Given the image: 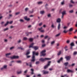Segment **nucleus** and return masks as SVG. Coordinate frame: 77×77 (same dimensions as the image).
Returning <instances> with one entry per match:
<instances>
[{
  "label": "nucleus",
  "instance_id": "79ce46f5",
  "mask_svg": "<svg viewBox=\"0 0 77 77\" xmlns=\"http://www.w3.org/2000/svg\"><path fill=\"white\" fill-rule=\"evenodd\" d=\"M73 38L74 39H77V36H74V37H73Z\"/></svg>",
  "mask_w": 77,
  "mask_h": 77
},
{
  "label": "nucleus",
  "instance_id": "58836bf2",
  "mask_svg": "<svg viewBox=\"0 0 77 77\" xmlns=\"http://www.w3.org/2000/svg\"><path fill=\"white\" fill-rule=\"evenodd\" d=\"M64 1H63V2H61V4L62 5H63L64 4Z\"/></svg>",
  "mask_w": 77,
  "mask_h": 77
},
{
  "label": "nucleus",
  "instance_id": "20e7f679",
  "mask_svg": "<svg viewBox=\"0 0 77 77\" xmlns=\"http://www.w3.org/2000/svg\"><path fill=\"white\" fill-rule=\"evenodd\" d=\"M51 63V61H49L48 62V64L46 66H45L44 67V69H47L48 67L50 65V63Z\"/></svg>",
  "mask_w": 77,
  "mask_h": 77
},
{
  "label": "nucleus",
  "instance_id": "5701e85b",
  "mask_svg": "<svg viewBox=\"0 0 77 77\" xmlns=\"http://www.w3.org/2000/svg\"><path fill=\"white\" fill-rule=\"evenodd\" d=\"M33 11H34V10L32 9V11H29V12L30 14H32V13H33Z\"/></svg>",
  "mask_w": 77,
  "mask_h": 77
},
{
  "label": "nucleus",
  "instance_id": "ea45409f",
  "mask_svg": "<svg viewBox=\"0 0 77 77\" xmlns=\"http://www.w3.org/2000/svg\"><path fill=\"white\" fill-rule=\"evenodd\" d=\"M18 14H20V12H17L15 14L16 15H18Z\"/></svg>",
  "mask_w": 77,
  "mask_h": 77
},
{
  "label": "nucleus",
  "instance_id": "603ef678",
  "mask_svg": "<svg viewBox=\"0 0 77 77\" xmlns=\"http://www.w3.org/2000/svg\"><path fill=\"white\" fill-rule=\"evenodd\" d=\"M13 48H14V47H11L10 48V50H12V49H13Z\"/></svg>",
  "mask_w": 77,
  "mask_h": 77
},
{
  "label": "nucleus",
  "instance_id": "4d7b16f0",
  "mask_svg": "<svg viewBox=\"0 0 77 77\" xmlns=\"http://www.w3.org/2000/svg\"><path fill=\"white\" fill-rule=\"evenodd\" d=\"M29 9L28 8H26L25 9V11H27Z\"/></svg>",
  "mask_w": 77,
  "mask_h": 77
},
{
  "label": "nucleus",
  "instance_id": "aec40b11",
  "mask_svg": "<svg viewBox=\"0 0 77 77\" xmlns=\"http://www.w3.org/2000/svg\"><path fill=\"white\" fill-rule=\"evenodd\" d=\"M32 32L26 33V35H27V36H29V34H32Z\"/></svg>",
  "mask_w": 77,
  "mask_h": 77
},
{
  "label": "nucleus",
  "instance_id": "de8ad7c7",
  "mask_svg": "<svg viewBox=\"0 0 77 77\" xmlns=\"http://www.w3.org/2000/svg\"><path fill=\"white\" fill-rule=\"evenodd\" d=\"M51 26L52 28H54V24H52L51 25Z\"/></svg>",
  "mask_w": 77,
  "mask_h": 77
},
{
  "label": "nucleus",
  "instance_id": "bb28decb",
  "mask_svg": "<svg viewBox=\"0 0 77 77\" xmlns=\"http://www.w3.org/2000/svg\"><path fill=\"white\" fill-rule=\"evenodd\" d=\"M60 54H61V51H59V52L57 53V55L60 56Z\"/></svg>",
  "mask_w": 77,
  "mask_h": 77
},
{
  "label": "nucleus",
  "instance_id": "13d9d810",
  "mask_svg": "<svg viewBox=\"0 0 77 77\" xmlns=\"http://www.w3.org/2000/svg\"><path fill=\"white\" fill-rule=\"evenodd\" d=\"M40 32H42V33H44V30H41V31H40Z\"/></svg>",
  "mask_w": 77,
  "mask_h": 77
},
{
  "label": "nucleus",
  "instance_id": "b1692460",
  "mask_svg": "<svg viewBox=\"0 0 77 77\" xmlns=\"http://www.w3.org/2000/svg\"><path fill=\"white\" fill-rule=\"evenodd\" d=\"M76 54H77V52L76 51H74L73 54V55L75 56V55H76Z\"/></svg>",
  "mask_w": 77,
  "mask_h": 77
},
{
  "label": "nucleus",
  "instance_id": "680f3d73",
  "mask_svg": "<svg viewBox=\"0 0 77 77\" xmlns=\"http://www.w3.org/2000/svg\"><path fill=\"white\" fill-rule=\"evenodd\" d=\"M17 62V63H21V61L20 60L18 61Z\"/></svg>",
  "mask_w": 77,
  "mask_h": 77
},
{
  "label": "nucleus",
  "instance_id": "1a4fd4ad",
  "mask_svg": "<svg viewBox=\"0 0 77 77\" xmlns=\"http://www.w3.org/2000/svg\"><path fill=\"white\" fill-rule=\"evenodd\" d=\"M61 21V20L60 19L58 18L57 19V22L60 23V22Z\"/></svg>",
  "mask_w": 77,
  "mask_h": 77
},
{
  "label": "nucleus",
  "instance_id": "864d4df0",
  "mask_svg": "<svg viewBox=\"0 0 77 77\" xmlns=\"http://www.w3.org/2000/svg\"><path fill=\"white\" fill-rule=\"evenodd\" d=\"M67 31H66V30H65L63 31V32H64V33H67Z\"/></svg>",
  "mask_w": 77,
  "mask_h": 77
},
{
  "label": "nucleus",
  "instance_id": "cd10ccee",
  "mask_svg": "<svg viewBox=\"0 0 77 77\" xmlns=\"http://www.w3.org/2000/svg\"><path fill=\"white\" fill-rule=\"evenodd\" d=\"M68 64V62L65 63L64 64V65H65L66 66H67Z\"/></svg>",
  "mask_w": 77,
  "mask_h": 77
},
{
  "label": "nucleus",
  "instance_id": "2f4dec72",
  "mask_svg": "<svg viewBox=\"0 0 77 77\" xmlns=\"http://www.w3.org/2000/svg\"><path fill=\"white\" fill-rule=\"evenodd\" d=\"M30 51L27 52L26 54V55H28L30 54Z\"/></svg>",
  "mask_w": 77,
  "mask_h": 77
},
{
  "label": "nucleus",
  "instance_id": "6e6552de",
  "mask_svg": "<svg viewBox=\"0 0 77 77\" xmlns=\"http://www.w3.org/2000/svg\"><path fill=\"white\" fill-rule=\"evenodd\" d=\"M18 56H13L12 57H11V59H18Z\"/></svg>",
  "mask_w": 77,
  "mask_h": 77
},
{
  "label": "nucleus",
  "instance_id": "2eb2a0df",
  "mask_svg": "<svg viewBox=\"0 0 77 77\" xmlns=\"http://www.w3.org/2000/svg\"><path fill=\"white\" fill-rule=\"evenodd\" d=\"M18 48L19 49H20L21 50H24V48H23V47H18Z\"/></svg>",
  "mask_w": 77,
  "mask_h": 77
},
{
  "label": "nucleus",
  "instance_id": "9b49d317",
  "mask_svg": "<svg viewBox=\"0 0 77 77\" xmlns=\"http://www.w3.org/2000/svg\"><path fill=\"white\" fill-rule=\"evenodd\" d=\"M43 74H48V72L47 71H43Z\"/></svg>",
  "mask_w": 77,
  "mask_h": 77
},
{
  "label": "nucleus",
  "instance_id": "7ed1b4c3",
  "mask_svg": "<svg viewBox=\"0 0 77 77\" xmlns=\"http://www.w3.org/2000/svg\"><path fill=\"white\" fill-rule=\"evenodd\" d=\"M45 52H46V50H44L42 51L41 53H40V55L41 56H45Z\"/></svg>",
  "mask_w": 77,
  "mask_h": 77
},
{
  "label": "nucleus",
  "instance_id": "774afa93",
  "mask_svg": "<svg viewBox=\"0 0 77 77\" xmlns=\"http://www.w3.org/2000/svg\"><path fill=\"white\" fill-rule=\"evenodd\" d=\"M76 32H77V29H76L75 31V32H74V33H75Z\"/></svg>",
  "mask_w": 77,
  "mask_h": 77
},
{
  "label": "nucleus",
  "instance_id": "f03ea898",
  "mask_svg": "<svg viewBox=\"0 0 77 77\" xmlns=\"http://www.w3.org/2000/svg\"><path fill=\"white\" fill-rule=\"evenodd\" d=\"M47 60H51V58H41L39 59L40 61H41V62H44V61H45Z\"/></svg>",
  "mask_w": 77,
  "mask_h": 77
},
{
  "label": "nucleus",
  "instance_id": "3c124183",
  "mask_svg": "<svg viewBox=\"0 0 77 77\" xmlns=\"http://www.w3.org/2000/svg\"><path fill=\"white\" fill-rule=\"evenodd\" d=\"M64 29H67L68 28V27L67 26H65L63 27Z\"/></svg>",
  "mask_w": 77,
  "mask_h": 77
},
{
  "label": "nucleus",
  "instance_id": "37998d69",
  "mask_svg": "<svg viewBox=\"0 0 77 77\" xmlns=\"http://www.w3.org/2000/svg\"><path fill=\"white\" fill-rule=\"evenodd\" d=\"M21 42V40L20 39H19V41H17L18 43H20Z\"/></svg>",
  "mask_w": 77,
  "mask_h": 77
},
{
  "label": "nucleus",
  "instance_id": "6ab92c4d",
  "mask_svg": "<svg viewBox=\"0 0 77 77\" xmlns=\"http://www.w3.org/2000/svg\"><path fill=\"white\" fill-rule=\"evenodd\" d=\"M60 34H61V33H60L58 34L57 35H55L56 37H59V36H60Z\"/></svg>",
  "mask_w": 77,
  "mask_h": 77
},
{
  "label": "nucleus",
  "instance_id": "473e14b6",
  "mask_svg": "<svg viewBox=\"0 0 77 77\" xmlns=\"http://www.w3.org/2000/svg\"><path fill=\"white\" fill-rule=\"evenodd\" d=\"M72 5L71 4H69V8H72Z\"/></svg>",
  "mask_w": 77,
  "mask_h": 77
},
{
  "label": "nucleus",
  "instance_id": "a878e982",
  "mask_svg": "<svg viewBox=\"0 0 77 77\" xmlns=\"http://www.w3.org/2000/svg\"><path fill=\"white\" fill-rule=\"evenodd\" d=\"M31 71H32V72L31 73V74H33V71H34V70L33 69H31Z\"/></svg>",
  "mask_w": 77,
  "mask_h": 77
},
{
  "label": "nucleus",
  "instance_id": "4be33fe9",
  "mask_svg": "<svg viewBox=\"0 0 77 77\" xmlns=\"http://www.w3.org/2000/svg\"><path fill=\"white\" fill-rule=\"evenodd\" d=\"M29 40L30 42H32L33 40V39L32 38H29Z\"/></svg>",
  "mask_w": 77,
  "mask_h": 77
},
{
  "label": "nucleus",
  "instance_id": "f257e3e1",
  "mask_svg": "<svg viewBox=\"0 0 77 77\" xmlns=\"http://www.w3.org/2000/svg\"><path fill=\"white\" fill-rule=\"evenodd\" d=\"M32 60H31L32 62H34L35 61V55L38 56V52L35 53V51H33L32 52Z\"/></svg>",
  "mask_w": 77,
  "mask_h": 77
},
{
  "label": "nucleus",
  "instance_id": "5fc2aeb1",
  "mask_svg": "<svg viewBox=\"0 0 77 77\" xmlns=\"http://www.w3.org/2000/svg\"><path fill=\"white\" fill-rule=\"evenodd\" d=\"M48 36L47 35L45 36V39H47V38H48Z\"/></svg>",
  "mask_w": 77,
  "mask_h": 77
},
{
  "label": "nucleus",
  "instance_id": "052dcab7",
  "mask_svg": "<svg viewBox=\"0 0 77 77\" xmlns=\"http://www.w3.org/2000/svg\"><path fill=\"white\" fill-rule=\"evenodd\" d=\"M41 74H39L37 75L38 77H41Z\"/></svg>",
  "mask_w": 77,
  "mask_h": 77
},
{
  "label": "nucleus",
  "instance_id": "412c9836",
  "mask_svg": "<svg viewBox=\"0 0 77 77\" xmlns=\"http://www.w3.org/2000/svg\"><path fill=\"white\" fill-rule=\"evenodd\" d=\"M70 45L71 46H74L75 45L74 43V42H72L70 43Z\"/></svg>",
  "mask_w": 77,
  "mask_h": 77
},
{
  "label": "nucleus",
  "instance_id": "338daca9",
  "mask_svg": "<svg viewBox=\"0 0 77 77\" xmlns=\"http://www.w3.org/2000/svg\"><path fill=\"white\" fill-rule=\"evenodd\" d=\"M60 60H58V61H57V62L58 63H60Z\"/></svg>",
  "mask_w": 77,
  "mask_h": 77
},
{
  "label": "nucleus",
  "instance_id": "09e8293b",
  "mask_svg": "<svg viewBox=\"0 0 77 77\" xmlns=\"http://www.w3.org/2000/svg\"><path fill=\"white\" fill-rule=\"evenodd\" d=\"M54 44V41L53 42H51V45H53V44Z\"/></svg>",
  "mask_w": 77,
  "mask_h": 77
},
{
  "label": "nucleus",
  "instance_id": "a211bd4d",
  "mask_svg": "<svg viewBox=\"0 0 77 77\" xmlns=\"http://www.w3.org/2000/svg\"><path fill=\"white\" fill-rule=\"evenodd\" d=\"M34 45V43H32L29 46V48H31L32 47H33V45Z\"/></svg>",
  "mask_w": 77,
  "mask_h": 77
},
{
  "label": "nucleus",
  "instance_id": "6e6d98bb",
  "mask_svg": "<svg viewBox=\"0 0 77 77\" xmlns=\"http://www.w3.org/2000/svg\"><path fill=\"white\" fill-rule=\"evenodd\" d=\"M27 71H28V70H26L24 72V73H25V74H26Z\"/></svg>",
  "mask_w": 77,
  "mask_h": 77
},
{
  "label": "nucleus",
  "instance_id": "e2e57ef3",
  "mask_svg": "<svg viewBox=\"0 0 77 77\" xmlns=\"http://www.w3.org/2000/svg\"><path fill=\"white\" fill-rule=\"evenodd\" d=\"M51 16V15H50V14H49L48 15V17H50Z\"/></svg>",
  "mask_w": 77,
  "mask_h": 77
},
{
  "label": "nucleus",
  "instance_id": "393cba45",
  "mask_svg": "<svg viewBox=\"0 0 77 77\" xmlns=\"http://www.w3.org/2000/svg\"><path fill=\"white\" fill-rule=\"evenodd\" d=\"M9 22L8 21H7V23H5V25H4V26H5V27H6V26L8 25V24H9Z\"/></svg>",
  "mask_w": 77,
  "mask_h": 77
},
{
  "label": "nucleus",
  "instance_id": "0e129e2a",
  "mask_svg": "<svg viewBox=\"0 0 77 77\" xmlns=\"http://www.w3.org/2000/svg\"><path fill=\"white\" fill-rule=\"evenodd\" d=\"M31 57V56H27V58H29V57Z\"/></svg>",
  "mask_w": 77,
  "mask_h": 77
},
{
  "label": "nucleus",
  "instance_id": "f3484780",
  "mask_svg": "<svg viewBox=\"0 0 77 77\" xmlns=\"http://www.w3.org/2000/svg\"><path fill=\"white\" fill-rule=\"evenodd\" d=\"M60 26H61L60 23H59L58 25V30H59V29H60Z\"/></svg>",
  "mask_w": 77,
  "mask_h": 77
},
{
  "label": "nucleus",
  "instance_id": "a19ab883",
  "mask_svg": "<svg viewBox=\"0 0 77 77\" xmlns=\"http://www.w3.org/2000/svg\"><path fill=\"white\" fill-rule=\"evenodd\" d=\"M42 22H41L39 24V26H42Z\"/></svg>",
  "mask_w": 77,
  "mask_h": 77
},
{
  "label": "nucleus",
  "instance_id": "69168bd1",
  "mask_svg": "<svg viewBox=\"0 0 77 77\" xmlns=\"http://www.w3.org/2000/svg\"><path fill=\"white\" fill-rule=\"evenodd\" d=\"M62 60H63V58L61 57L60 59V60L61 61Z\"/></svg>",
  "mask_w": 77,
  "mask_h": 77
},
{
  "label": "nucleus",
  "instance_id": "72a5a7b5",
  "mask_svg": "<svg viewBox=\"0 0 77 77\" xmlns=\"http://www.w3.org/2000/svg\"><path fill=\"white\" fill-rule=\"evenodd\" d=\"M19 21H20V22H24V20L21 19L19 20Z\"/></svg>",
  "mask_w": 77,
  "mask_h": 77
},
{
  "label": "nucleus",
  "instance_id": "8fccbe9b",
  "mask_svg": "<svg viewBox=\"0 0 77 77\" xmlns=\"http://www.w3.org/2000/svg\"><path fill=\"white\" fill-rule=\"evenodd\" d=\"M42 2H39L38 3V5H40V4H42Z\"/></svg>",
  "mask_w": 77,
  "mask_h": 77
},
{
  "label": "nucleus",
  "instance_id": "7c9ffc66",
  "mask_svg": "<svg viewBox=\"0 0 77 77\" xmlns=\"http://www.w3.org/2000/svg\"><path fill=\"white\" fill-rule=\"evenodd\" d=\"M69 42H70V40H67L66 41V43L67 44H69Z\"/></svg>",
  "mask_w": 77,
  "mask_h": 77
},
{
  "label": "nucleus",
  "instance_id": "423d86ee",
  "mask_svg": "<svg viewBox=\"0 0 77 77\" xmlns=\"http://www.w3.org/2000/svg\"><path fill=\"white\" fill-rule=\"evenodd\" d=\"M26 65L27 66H29L30 67H32V63L30 62L28 63H26Z\"/></svg>",
  "mask_w": 77,
  "mask_h": 77
},
{
  "label": "nucleus",
  "instance_id": "a18cd8bd",
  "mask_svg": "<svg viewBox=\"0 0 77 77\" xmlns=\"http://www.w3.org/2000/svg\"><path fill=\"white\" fill-rule=\"evenodd\" d=\"M39 61H37L36 62V63L35 64H36V65H38V64H39Z\"/></svg>",
  "mask_w": 77,
  "mask_h": 77
},
{
  "label": "nucleus",
  "instance_id": "0eeeda50",
  "mask_svg": "<svg viewBox=\"0 0 77 77\" xmlns=\"http://www.w3.org/2000/svg\"><path fill=\"white\" fill-rule=\"evenodd\" d=\"M7 68V65H4L3 67L1 68V70H3V69H6Z\"/></svg>",
  "mask_w": 77,
  "mask_h": 77
},
{
  "label": "nucleus",
  "instance_id": "c85d7f7f",
  "mask_svg": "<svg viewBox=\"0 0 77 77\" xmlns=\"http://www.w3.org/2000/svg\"><path fill=\"white\" fill-rule=\"evenodd\" d=\"M27 38L26 37H24L23 38V40H24L25 41L27 40Z\"/></svg>",
  "mask_w": 77,
  "mask_h": 77
},
{
  "label": "nucleus",
  "instance_id": "e433bc0d",
  "mask_svg": "<svg viewBox=\"0 0 77 77\" xmlns=\"http://www.w3.org/2000/svg\"><path fill=\"white\" fill-rule=\"evenodd\" d=\"M70 3H71L74 4V2H73V1H72V0H71L70 1Z\"/></svg>",
  "mask_w": 77,
  "mask_h": 77
},
{
  "label": "nucleus",
  "instance_id": "dca6fc26",
  "mask_svg": "<svg viewBox=\"0 0 77 77\" xmlns=\"http://www.w3.org/2000/svg\"><path fill=\"white\" fill-rule=\"evenodd\" d=\"M69 32H72L73 31V28H71L69 29Z\"/></svg>",
  "mask_w": 77,
  "mask_h": 77
},
{
  "label": "nucleus",
  "instance_id": "c756f323",
  "mask_svg": "<svg viewBox=\"0 0 77 77\" xmlns=\"http://www.w3.org/2000/svg\"><path fill=\"white\" fill-rule=\"evenodd\" d=\"M44 11H40V14H44Z\"/></svg>",
  "mask_w": 77,
  "mask_h": 77
},
{
  "label": "nucleus",
  "instance_id": "9d476101",
  "mask_svg": "<svg viewBox=\"0 0 77 77\" xmlns=\"http://www.w3.org/2000/svg\"><path fill=\"white\" fill-rule=\"evenodd\" d=\"M24 18L25 20H26V21H30V18H27V16L25 17Z\"/></svg>",
  "mask_w": 77,
  "mask_h": 77
},
{
  "label": "nucleus",
  "instance_id": "4c0bfd02",
  "mask_svg": "<svg viewBox=\"0 0 77 77\" xmlns=\"http://www.w3.org/2000/svg\"><path fill=\"white\" fill-rule=\"evenodd\" d=\"M8 28L5 29H4V31H6V30H8Z\"/></svg>",
  "mask_w": 77,
  "mask_h": 77
},
{
  "label": "nucleus",
  "instance_id": "4468645a",
  "mask_svg": "<svg viewBox=\"0 0 77 77\" xmlns=\"http://www.w3.org/2000/svg\"><path fill=\"white\" fill-rule=\"evenodd\" d=\"M67 71L68 73H69V72H73V71H72V70L69 69H68Z\"/></svg>",
  "mask_w": 77,
  "mask_h": 77
},
{
  "label": "nucleus",
  "instance_id": "49530a36",
  "mask_svg": "<svg viewBox=\"0 0 77 77\" xmlns=\"http://www.w3.org/2000/svg\"><path fill=\"white\" fill-rule=\"evenodd\" d=\"M21 71L17 72V74H21Z\"/></svg>",
  "mask_w": 77,
  "mask_h": 77
},
{
  "label": "nucleus",
  "instance_id": "c9c22d12",
  "mask_svg": "<svg viewBox=\"0 0 77 77\" xmlns=\"http://www.w3.org/2000/svg\"><path fill=\"white\" fill-rule=\"evenodd\" d=\"M42 29V27H41L40 28L38 29V30L39 31H41Z\"/></svg>",
  "mask_w": 77,
  "mask_h": 77
},
{
  "label": "nucleus",
  "instance_id": "f704fd0d",
  "mask_svg": "<svg viewBox=\"0 0 77 77\" xmlns=\"http://www.w3.org/2000/svg\"><path fill=\"white\" fill-rule=\"evenodd\" d=\"M10 54H11V53H8L6 54V56H9V55H10Z\"/></svg>",
  "mask_w": 77,
  "mask_h": 77
},
{
  "label": "nucleus",
  "instance_id": "f8f14e48",
  "mask_svg": "<svg viewBox=\"0 0 77 77\" xmlns=\"http://www.w3.org/2000/svg\"><path fill=\"white\" fill-rule=\"evenodd\" d=\"M66 14V11L64 10L62 12V15H64Z\"/></svg>",
  "mask_w": 77,
  "mask_h": 77
},
{
  "label": "nucleus",
  "instance_id": "ddd939ff",
  "mask_svg": "<svg viewBox=\"0 0 77 77\" xmlns=\"http://www.w3.org/2000/svg\"><path fill=\"white\" fill-rule=\"evenodd\" d=\"M33 48L35 50H38L39 47L38 46H34L33 47Z\"/></svg>",
  "mask_w": 77,
  "mask_h": 77
},
{
  "label": "nucleus",
  "instance_id": "39448f33",
  "mask_svg": "<svg viewBox=\"0 0 77 77\" xmlns=\"http://www.w3.org/2000/svg\"><path fill=\"white\" fill-rule=\"evenodd\" d=\"M65 58L66 60H69L71 58V56H66L65 57Z\"/></svg>",
  "mask_w": 77,
  "mask_h": 77
},
{
  "label": "nucleus",
  "instance_id": "bf43d9fd",
  "mask_svg": "<svg viewBox=\"0 0 77 77\" xmlns=\"http://www.w3.org/2000/svg\"><path fill=\"white\" fill-rule=\"evenodd\" d=\"M53 70V68H50L49 69V71H52Z\"/></svg>",
  "mask_w": 77,
  "mask_h": 77
},
{
  "label": "nucleus",
  "instance_id": "c03bdc74",
  "mask_svg": "<svg viewBox=\"0 0 77 77\" xmlns=\"http://www.w3.org/2000/svg\"><path fill=\"white\" fill-rule=\"evenodd\" d=\"M73 10H70L69 11V12H70V13H73Z\"/></svg>",
  "mask_w": 77,
  "mask_h": 77
}]
</instances>
